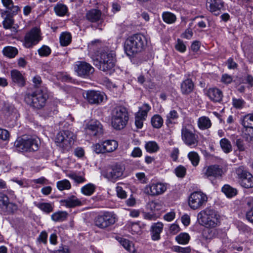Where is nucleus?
Masks as SVG:
<instances>
[{"mask_svg":"<svg viewBox=\"0 0 253 253\" xmlns=\"http://www.w3.org/2000/svg\"><path fill=\"white\" fill-rule=\"evenodd\" d=\"M146 37L141 34H134L126 41L124 49L128 56L131 57L141 52L147 45Z\"/></svg>","mask_w":253,"mask_h":253,"instance_id":"1","label":"nucleus"},{"mask_svg":"<svg viewBox=\"0 0 253 253\" xmlns=\"http://www.w3.org/2000/svg\"><path fill=\"white\" fill-rule=\"evenodd\" d=\"M48 98L46 88H39L31 93H26L24 96V101L33 108L41 109L45 105Z\"/></svg>","mask_w":253,"mask_h":253,"instance_id":"2","label":"nucleus"},{"mask_svg":"<svg viewBox=\"0 0 253 253\" xmlns=\"http://www.w3.org/2000/svg\"><path fill=\"white\" fill-rule=\"evenodd\" d=\"M116 63L115 54L113 51H101L93 59L94 65L100 70L110 73Z\"/></svg>","mask_w":253,"mask_h":253,"instance_id":"3","label":"nucleus"},{"mask_svg":"<svg viewBox=\"0 0 253 253\" xmlns=\"http://www.w3.org/2000/svg\"><path fill=\"white\" fill-rule=\"evenodd\" d=\"M200 224L206 228H215L220 224V215L214 210L207 208L197 215Z\"/></svg>","mask_w":253,"mask_h":253,"instance_id":"4","label":"nucleus"},{"mask_svg":"<svg viewBox=\"0 0 253 253\" xmlns=\"http://www.w3.org/2000/svg\"><path fill=\"white\" fill-rule=\"evenodd\" d=\"M111 115V125L114 129L121 130L126 126L129 116L126 107L122 106L115 107Z\"/></svg>","mask_w":253,"mask_h":253,"instance_id":"5","label":"nucleus"},{"mask_svg":"<svg viewBox=\"0 0 253 253\" xmlns=\"http://www.w3.org/2000/svg\"><path fill=\"white\" fill-rule=\"evenodd\" d=\"M17 151L21 152H34L39 149V140L35 137L23 136L14 142Z\"/></svg>","mask_w":253,"mask_h":253,"instance_id":"6","label":"nucleus"},{"mask_svg":"<svg viewBox=\"0 0 253 253\" xmlns=\"http://www.w3.org/2000/svg\"><path fill=\"white\" fill-rule=\"evenodd\" d=\"M181 139L184 143L191 148H196L199 144V136L190 126H183L181 129Z\"/></svg>","mask_w":253,"mask_h":253,"instance_id":"7","label":"nucleus"},{"mask_svg":"<svg viewBox=\"0 0 253 253\" xmlns=\"http://www.w3.org/2000/svg\"><path fill=\"white\" fill-rule=\"evenodd\" d=\"M76 138L73 132L69 130H63L58 132L55 137L56 145L63 149L71 147Z\"/></svg>","mask_w":253,"mask_h":253,"instance_id":"8","label":"nucleus"},{"mask_svg":"<svg viewBox=\"0 0 253 253\" xmlns=\"http://www.w3.org/2000/svg\"><path fill=\"white\" fill-rule=\"evenodd\" d=\"M116 221V215L113 212L107 211L96 216L94 223L99 228L105 229L113 225Z\"/></svg>","mask_w":253,"mask_h":253,"instance_id":"9","label":"nucleus"},{"mask_svg":"<svg viewBox=\"0 0 253 253\" xmlns=\"http://www.w3.org/2000/svg\"><path fill=\"white\" fill-rule=\"evenodd\" d=\"M208 201V197L201 191L192 193L189 197L188 205L193 210H197L205 206Z\"/></svg>","mask_w":253,"mask_h":253,"instance_id":"10","label":"nucleus"},{"mask_svg":"<svg viewBox=\"0 0 253 253\" xmlns=\"http://www.w3.org/2000/svg\"><path fill=\"white\" fill-rule=\"evenodd\" d=\"M42 40L40 29L37 27H34L26 34L24 37V45L27 48H31Z\"/></svg>","mask_w":253,"mask_h":253,"instance_id":"11","label":"nucleus"},{"mask_svg":"<svg viewBox=\"0 0 253 253\" xmlns=\"http://www.w3.org/2000/svg\"><path fill=\"white\" fill-rule=\"evenodd\" d=\"M118 142L114 140H107L93 146V151L97 154L110 153L118 147Z\"/></svg>","mask_w":253,"mask_h":253,"instance_id":"12","label":"nucleus"},{"mask_svg":"<svg viewBox=\"0 0 253 253\" xmlns=\"http://www.w3.org/2000/svg\"><path fill=\"white\" fill-rule=\"evenodd\" d=\"M83 96L91 105H99L105 98V94L98 90H88L83 93Z\"/></svg>","mask_w":253,"mask_h":253,"instance_id":"13","label":"nucleus"},{"mask_svg":"<svg viewBox=\"0 0 253 253\" xmlns=\"http://www.w3.org/2000/svg\"><path fill=\"white\" fill-rule=\"evenodd\" d=\"M167 190L166 185L161 182L150 183L144 188V193L151 196H157L163 194Z\"/></svg>","mask_w":253,"mask_h":253,"instance_id":"14","label":"nucleus"},{"mask_svg":"<svg viewBox=\"0 0 253 253\" xmlns=\"http://www.w3.org/2000/svg\"><path fill=\"white\" fill-rule=\"evenodd\" d=\"M222 174V169L217 165L206 166L202 170L203 176L211 181L212 178H220Z\"/></svg>","mask_w":253,"mask_h":253,"instance_id":"15","label":"nucleus"},{"mask_svg":"<svg viewBox=\"0 0 253 253\" xmlns=\"http://www.w3.org/2000/svg\"><path fill=\"white\" fill-rule=\"evenodd\" d=\"M124 167L119 164H115L109 168L104 173V176L108 180L115 182L123 175Z\"/></svg>","mask_w":253,"mask_h":253,"instance_id":"16","label":"nucleus"},{"mask_svg":"<svg viewBox=\"0 0 253 253\" xmlns=\"http://www.w3.org/2000/svg\"><path fill=\"white\" fill-rule=\"evenodd\" d=\"M236 172L240 179V183L242 186L249 188L253 187V176L248 171L244 170L243 168H239Z\"/></svg>","mask_w":253,"mask_h":253,"instance_id":"17","label":"nucleus"},{"mask_svg":"<svg viewBox=\"0 0 253 253\" xmlns=\"http://www.w3.org/2000/svg\"><path fill=\"white\" fill-rule=\"evenodd\" d=\"M74 69L78 75L82 77L88 76L94 72V68L88 63L84 61H77Z\"/></svg>","mask_w":253,"mask_h":253,"instance_id":"18","label":"nucleus"},{"mask_svg":"<svg viewBox=\"0 0 253 253\" xmlns=\"http://www.w3.org/2000/svg\"><path fill=\"white\" fill-rule=\"evenodd\" d=\"M150 106L147 104H144L139 108L138 111L135 114V124L137 128H141L143 126V122L147 117V114L150 110Z\"/></svg>","mask_w":253,"mask_h":253,"instance_id":"19","label":"nucleus"},{"mask_svg":"<svg viewBox=\"0 0 253 253\" xmlns=\"http://www.w3.org/2000/svg\"><path fill=\"white\" fill-rule=\"evenodd\" d=\"M86 132L90 135L98 136L103 133L102 125L98 121L90 122L85 128Z\"/></svg>","mask_w":253,"mask_h":253,"instance_id":"20","label":"nucleus"},{"mask_svg":"<svg viewBox=\"0 0 253 253\" xmlns=\"http://www.w3.org/2000/svg\"><path fill=\"white\" fill-rule=\"evenodd\" d=\"M164 224L161 222L153 223L150 227L151 239L153 241H158L160 239V234L162 232Z\"/></svg>","mask_w":253,"mask_h":253,"instance_id":"21","label":"nucleus"},{"mask_svg":"<svg viewBox=\"0 0 253 253\" xmlns=\"http://www.w3.org/2000/svg\"><path fill=\"white\" fill-rule=\"evenodd\" d=\"M1 1L3 6L6 8V10L1 12L2 16L6 13L16 15L19 11V6L14 5L12 0H1Z\"/></svg>","mask_w":253,"mask_h":253,"instance_id":"22","label":"nucleus"},{"mask_svg":"<svg viewBox=\"0 0 253 253\" xmlns=\"http://www.w3.org/2000/svg\"><path fill=\"white\" fill-rule=\"evenodd\" d=\"M206 94L213 102H219L221 101L223 97L222 91L215 87L209 88Z\"/></svg>","mask_w":253,"mask_h":253,"instance_id":"23","label":"nucleus"},{"mask_svg":"<svg viewBox=\"0 0 253 253\" xmlns=\"http://www.w3.org/2000/svg\"><path fill=\"white\" fill-rule=\"evenodd\" d=\"M102 12L97 9H91L86 12L85 17L90 22H97L101 19Z\"/></svg>","mask_w":253,"mask_h":253,"instance_id":"24","label":"nucleus"},{"mask_svg":"<svg viewBox=\"0 0 253 253\" xmlns=\"http://www.w3.org/2000/svg\"><path fill=\"white\" fill-rule=\"evenodd\" d=\"M60 203L67 208H74L82 205L81 201L75 196H70L66 199L61 200Z\"/></svg>","mask_w":253,"mask_h":253,"instance_id":"25","label":"nucleus"},{"mask_svg":"<svg viewBox=\"0 0 253 253\" xmlns=\"http://www.w3.org/2000/svg\"><path fill=\"white\" fill-rule=\"evenodd\" d=\"M11 78L12 82L18 86H23L25 84V81L22 74L17 70L11 71Z\"/></svg>","mask_w":253,"mask_h":253,"instance_id":"26","label":"nucleus"},{"mask_svg":"<svg viewBox=\"0 0 253 253\" xmlns=\"http://www.w3.org/2000/svg\"><path fill=\"white\" fill-rule=\"evenodd\" d=\"M223 6L224 2L222 0H210V10L215 15L219 14Z\"/></svg>","mask_w":253,"mask_h":253,"instance_id":"27","label":"nucleus"},{"mask_svg":"<svg viewBox=\"0 0 253 253\" xmlns=\"http://www.w3.org/2000/svg\"><path fill=\"white\" fill-rule=\"evenodd\" d=\"M194 87V84L191 79H187L181 83L180 89L183 94H189L192 92Z\"/></svg>","mask_w":253,"mask_h":253,"instance_id":"28","label":"nucleus"},{"mask_svg":"<svg viewBox=\"0 0 253 253\" xmlns=\"http://www.w3.org/2000/svg\"><path fill=\"white\" fill-rule=\"evenodd\" d=\"M198 126L200 129H207L211 127V122L208 117L202 116L198 119Z\"/></svg>","mask_w":253,"mask_h":253,"instance_id":"29","label":"nucleus"},{"mask_svg":"<svg viewBox=\"0 0 253 253\" xmlns=\"http://www.w3.org/2000/svg\"><path fill=\"white\" fill-rule=\"evenodd\" d=\"M178 118L179 115L176 110H170L166 116V125L169 126L170 124H175Z\"/></svg>","mask_w":253,"mask_h":253,"instance_id":"30","label":"nucleus"},{"mask_svg":"<svg viewBox=\"0 0 253 253\" xmlns=\"http://www.w3.org/2000/svg\"><path fill=\"white\" fill-rule=\"evenodd\" d=\"M217 234L215 228H206L202 233L203 238L206 240H211L214 238Z\"/></svg>","mask_w":253,"mask_h":253,"instance_id":"31","label":"nucleus"},{"mask_svg":"<svg viewBox=\"0 0 253 253\" xmlns=\"http://www.w3.org/2000/svg\"><path fill=\"white\" fill-rule=\"evenodd\" d=\"M54 11L57 15L64 16L68 12V7L62 3H57L54 7Z\"/></svg>","mask_w":253,"mask_h":253,"instance_id":"32","label":"nucleus"},{"mask_svg":"<svg viewBox=\"0 0 253 253\" xmlns=\"http://www.w3.org/2000/svg\"><path fill=\"white\" fill-rule=\"evenodd\" d=\"M190 239L189 235L185 232L181 233L175 237V241L179 244L186 245Z\"/></svg>","mask_w":253,"mask_h":253,"instance_id":"33","label":"nucleus"},{"mask_svg":"<svg viewBox=\"0 0 253 253\" xmlns=\"http://www.w3.org/2000/svg\"><path fill=\"white\" fill-rule=\"evenodd\" d=\"M187 157L190 161L193 166L196 167L199 165L200 157L197 152L191 151L188 154Z\"/></svg>","mask_w":253,"mask_h":253,"instance_id":"34","label":"nucleus"},{"mask_svg":"<svg viewBox=\"0 0 253 253\" xmlns=\"http://www.w3.org/2000/svg\"><path fill=\"white\" fill-rule=\"evenodd\" d=\"M247 204L249 208L246 213L247 219L253 223V197L248 199Z\"/></svg>","mask_w":253,"mask_h":253,"instance_id":"35","label":"nucleus"},{"mask_svg":"<svg viewBox=\"0 0 253 253\" xmlns=\"http://www.w3.org/2000/svg\"><path fill=\"white\" fill-rule=\"evenodd\" d=\"M222 191L228 198H232L237 193V191L235 188L230 186L229 185H225L222 188Z\"/></svg>","mask_w":253,"mask_h":253,"instance_id":"36","label":"nucleus"},{"mask_svg":"<svg viewBox=\"0 0 253 253\" xmlns=\"http://www.w3.org/2000/svg\"><path fill=\"white\" fill-rule=\"evenodd\" d=\"M37 207L44 212L48 214L53 211V208L51 204L48 203H39L36 204Z\"/></svg>","mask_w":253,"mask_h":253,"instance_id":"37","label":"nucleus"},{"mask_svg":"<svg viewBox=\"0 0 253 253\" xmlns=\"http://www.w3.org/2000/svg\"><path fill=\"white\" fill-rule=\"evenodd\" d=\"M163 119L159 115H155L151 118V124L156 128H161L163 125Z\"/></svg>","mask_w":253,"mask_h":253,"instance_id":"38","label":"nucleus"},{"mask_svg":"<svg viewBox=\"0 0 253 253\" xmlns=\"http://www.w3.org/2000/svg\"><path fill=\"white\" fill-rule=\"evenodd\" d=\"M5 15V14H4ZM6 17L4 18L2 22L3 28L5 29H9L11 28L12 25L14 24V19L12 14L6 13Z\"/></svg>","mask_w":253,"mask_h":253,"instance_id":"39","label":"nucleus"},{"mask_svg":"<svg viewBox=\"0 0 253 253\" xmlns=\"http://www.w3.org/2000/svg\"><path fill=\"white\" fill-rule=\"evenodd\" d=\"M145 148L149 153H155L159 150L158 144L154 141H149L146 143Z\"/></svg>","mask_w":253,"mask_h":253,"instance_id":"40","label":"nucleus"},{"mask_svg":"<svg viewBox=\"0 0 253 253\" xmlns=\"http://www.w3.org/2000/svg\"><path fill=\"white\" fill-rule=\"evenodd\" d=\"M96 187L92 183H88L81 188L82 193L86 196L91 195L95 191Z\"/></svg>","mask_w":253,"mask_h":253,"instance_id":"41","label":"nucleus"},{"mask_svg":"<svg viewBox=\"0 0 253 253\" xmlns=\"http://www.w3.org/2000/svg\"><path fill=\"white\" fill-rule=\"evenodd\" d=\"M67 213L65 211H58L51 215V219L55 222H60L65 220L67 218Z\"/></svg>","mask_w":253,"mask_h":253,"instance_id":"42","label":"nucleus"},{"mask_svg":"<svg viewBox=\"0 0 253 253\" xmlns=\"http://www.w3.org/2000/svg\"><path fill=\"white\" fill-rule=\"evenodd\" d=\"M72 37L70 33H63L60 37V42L62 46H67L71 42Z\"/></svg>","mask_w":253,"mask_h":253,"instance_id":"43","label":"nucleus"},{"mask_svg":"<svg viewBox=\"0 0 253 253\" xmlns=\"http://www.w3.org/2000/svg\"><path fill=\"white\" fill-rule=\"evenodd\" d=\"M162 17L164 22L168 24H172L176 20V16L170 12H164L162 14Z\"/></svg>","mask_w":253,"mask_h":253,"instance_id":"44","label":"nucleus"},{"mask_svg":"<svg viewBox=\"0 0 253 253\" xmlns=\"http://www.w3.org/2000/svg\"><path fill=\"white\" fill-rule=\"evenodd\" d=\"M3 53L5 56L9 58H13L17 54L18 50L15 47L7 46L3 48Z\"/></svg>","mask_w":253,"mask_h":253,"instance_id":"45","label":"nucleus"},{"mask_svg":"<svg viewBox=\"0 0 253 253\" xmlns=\"http://www.w3.org/2000/svg\"><path fill=\"white\" fill-rule=\"evenodd\" d=\"M220 145L222 150L225 153H228L232 150V146L228 139L224 138L220 140Z\"/></svg>","mask_w":253,"mask_h":253,"instance_id":"46","label":"nucleus"},{"mask_svg":"<svg viewBox=\"0 0 253 253\" xmlns=\"http://www.w3.org/2000/svg\"><path fill=\"white\" fill-rule=\"evenodd\" d=\"M244 127H251L253 128V113L245 115L242 122Z\"/></svg>","mask_w":253,"mask_h":253,"instance_id":"47","label":"nucleus"},{"mask_svg":"<svg viewBox=\"0 0 253 253\" xmlns=\"http://www.w3.org/2000/svg\"><path fill=\"white\" fill-rule=\"evenodd\" d=\"M57 188L60 191H63L64 190H69L71 187V185L70 181L67 179H64L62 180L58 181L56 184Z\"/></svg>","mask_w":253,"mask_h":253,"instance_id":"48","label":"nucleus"},{"mask_svg":"<svg viewBox=\"0 0 253 253\" xmlns=\"http://www.w3.org/2000/svg\"><path fill=\"white\" fill-rule=\"evenodd\" d=\"M120 244L127 251L129 252L132 251L133 248L132 244L126 239L121 238L119 240Z\"/></svg>","mask_w":253,"mask_h":253,"instance_id":"49","label":"nucleus"},{"mask_svg":"<svg viewBox=\"0 0 253 253\" xmlns=\"http://www.w3.org/2000/svg\"><path fill=\"white\" fill-rule=\"evenodd\" d=\"M51 50L49 47L43 45L38 49V53L41 56H48L51 53Z\"/></svg>","mask_w":253,"mask_h":253,"instance_id":"50","label":"nucleus"},{"mask_svg":"<svg viewBox=\"0 0 253 253\" xmlns=\"http://www.w3.org/2000/svg\"><path fill=\"white\" fill-rule=\"evenodd\" d=\"M3 209L8 213H13L17 211V206L16 204L8 202L3 208Z\"/></svg>","mask_w":253,"mask_h":253,"instance_id":"51","label":"nucleus"},{"mask_svg":"<svg viewBox=\"0 0 253 253\" xmlns=\"http://www.w3.org/2000/svg\"><path fill=\"white\" fill-rule=\"evenodd\" d=\"M243 132L246 135V139L248 141H253V128L251 127H244Z\"/></svg>","mask_w":253,"mask_h":253,"instance_id":"52","label":"nucleus"},{"mask_svg":"<svg viewBox=\"0 0 253 253\" xmlns=\"http://www.w3.org/2000/svg\"><path fill=\"white\" fill-rule=\"evenodd\" d=\"M68 176L74 180L77 183H82L85 181V179L84 177L81 175H78L74 173L69 174Z\"/></svg>","mask_w":253,"mask_h":253,"instance_id":"53","label":"nucleus"},{"mask_svg":"<svg viewBox=\"0 0 253 253\" xmlns=\"http://www.w3.org/2000/svg\"><path fill=\"white\" fill-rule=\"evenodd\" d=\"M186 169L182 166H179L175 169V173L179 177H183L186 174Z\"/></svg>","mask_w":253,"mask_h":253,"instance_id":"54","label":"nucleus"},{"mask_svg":"<svg viewBox=\"0 0 253 253\" xmlns=\"http://www.w3.org/2000/svg\"><path fill=\"white\" fill-rule=\"evenodd\" d=\"M233 106L237 109L242 108L244 105L245 102L242 99H237L233 98L232 99Z\"/></svg>","mask_w":253,"mask_h":253,"instance_id":"55","label":"nucleus"},{"mask_svg":"<svg viewBox=\"0 0 253 253\" xmlns=\"http://www.w3.org/2000/svg\"><path fill=\"white\" fill-rule=\"evenodd\" d=\"M175 48L177 51L180 52H185L186 49V47L183 41L180 39L177 40V43L175 45Z\"/></svg>","mask_w":253,"mask_h":253,"instance_id":"56","label":"nucleus"},{"mask_svg":"<svg viewBox=\"0 0 253 253\" xmlns=\"http://www.w3.org/2000/svg\"><path fill=\"white\" fill-rule=\"evenodd\" d=\"M117 196L121 199H126L127 197L126 192L123 188L120 186H118L116 188Z\"/></svg>","mask_w":253,"mask_h":253,"instance_id":"57","label":"nucleus"},{"mask_svg":"<svg viewBox=\"0 0 253 253\" xmlns=\"http://www.w3.org/2000/svg\"><path fill=\"white\" fill-rule=\"evenodd\" d=\"M220 81L225 84H228L232 82L233 77L227 74H224L221 76Z\"/></svg>","mask_w":253,"mask_h":253,"instance_id":"58","label":"nucleus"},{"mask_svg":"<svg viewBox=\"0 0 253 253\" xmlns=\"http://www.w3.org/2000/svg\"><path fill=\"white\" fill-rule=\"evenodd\" d=\"M9 132L5 129L0 128V140L2 141H6L9 139Z\"/></svg>","mask_w":253,"mask_h":253,"instance_id":"59","label":"nucleus"},{"mask_svg":"<svg viewBox=\"0 0 253 253\" xmlns=\"http://www.w3.org/2000/svg\"><path fill=\"white\" fill-rule=\"evenodd\" d=\"M137 179L142 184H145L147 182L148 178L144 172H138L135 174Z\"/></svg>","mask_w":253,"mask_h":253,"instance_id":"60","label":"nucleus"},{"mask_svg":"<svg viewBox=\"0 0 253 253\" xmlns=\"http://www.w3.org/2000/svg\"><path fill=\"white\" fill-rule=\"evenodd\" d=\"M9 202L8 197L3 193H0V206L2 209Z\"/></svg>","mask_w":253,"mask_h":253,"instance_id":"61","label":"nucleus"},{"mask_svg":"<svg viewBox=\"0 0 253 253\" xmlns=\"http://www.w3.org/2000/svg\"><path fill=\"white\" fill-rule=\"evenodd\" d=\"M142 155V151L140 148L138 147H135L131 153V156L134 158L140 157Z\"/></svg>","mask_w":253,"mask_h":253,"instance_id":"62","label":"nucleus"},{"mask_svg":"<svg viewBox=\"0 0 253 253\" xmlns=\"http://www.w3.org/2000/svg\"><path fill=\"white\" fill-rule=\"evenodd\" d=\"M179 151L178 148H173L170 153V157L173 161H176L178 159Z\"/></svg>","mask_w":253,"mask_h":253,"instance_id":"63","label":"nucleus"},{"mask_svg":"<svg viewBox=\"0 0 253 253\" xmlns=\"http://www.w3.org/2000/svg\"><path fill=\"white\" fill-rule=\"evenodd\" d=\"M148 205L152 211H159L161 209V205L159 203L154 201L150 202Z\"/></svg>","mask_w":253,"mask_h":253,"instance_id":"64","label":"nucleus"}]
</instances>
